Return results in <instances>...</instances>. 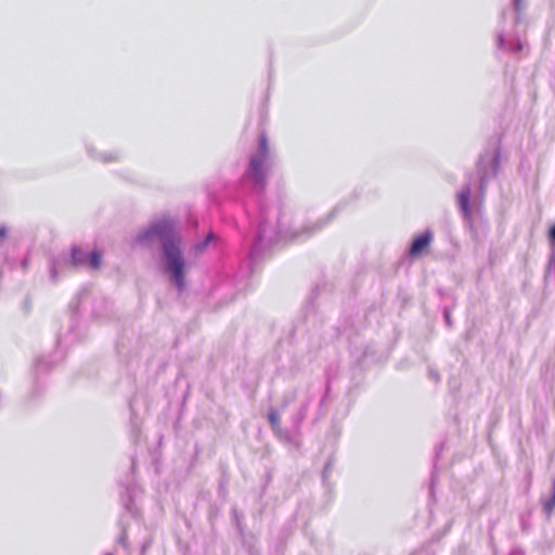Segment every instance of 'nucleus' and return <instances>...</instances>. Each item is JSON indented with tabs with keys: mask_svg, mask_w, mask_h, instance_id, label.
<instances>
[{
	"mask_svg": "<svg viewBox=\"0 0 555 555\" xmlns=\"http://www.w3.org/2000/svg\"><path fill=\"white\" fill-rule=\"evenodd\" d=\"M274 433V436L285 442V443H293L295 441V437L298 436L297 434L294 433V430H289L287 428H282L281 426H279L278 428L273 429L272 430Z\"/></svg>",
	"mask_w": 555,
	"mask_h": 555,
	"instance_id": "obj_19",
	"label": "nucleus"
},
{
	"mask_svg": "<svg viewBox=\"0 0 555 555\" xmlns=\"http://www.w3.org/2000/svg\"><path fill=\"white\" fill-rule=\"evenodd\" d=\"M270 479H271V474H270V473H268V474H267V481H270Z\"/></svg>",
	"mask_w": 555,
	"mask_h": 555,
	"instance_id": "obj_39",
	"label": "nucleus"
},
{
	"mask_svg": "<svg viewBox=\"0 0 555 555\" xmlns=\"http://www.w3.org/2000/svg\"><path fill=\"white\" fill-rule=\"evenodd\" d=\"M442 315H443V320H444L446 325L449 328H452L453 327V321H452V317H451V308L443 307Z\"/></svg>",
	"mask_w": 555,
	"mask_h": 555,
	"instance_id": "obj_27",
	"label": "nucleus"
},
{
	"mask_svg": "<svg viewBox=\"0 0 555 555\" xmlns=\"http://www.w3.org/2000/svg\"><path fill=\"white\" fill-rule=\"evenodd\" d=\"M443 448H444L443 443H439L435 447V462H434L433 470L430 474V485H429L430 495H434V493H435V486H436V482L438 481L437 461L441 456Z\"/></svg>",
	"mask_w": 555,
	"mask_h": 555,
	"instance_id": "obj_16",
	"label": "nucleus"
},
{
	"mask_svg": "<svg viewBox=\"0 0 555 555\" xmlns=\"http://www.w3.org/2000/svg\"><path fill=\"white\" fill-rule=\"evenodd\" d=\"M522 554H524V553H522V551H521L520 548H514V550L512 551V555H522Z\"/></svg>",
	"mask_w": 555,
	"mask_h": 555,
	"instance_id": "obj_33",
	"label": "nucleus"
},
{
	"mask_svg": "<svg viewBox=\"0 0 555 555\" xmlns=\"http://www.w3.org/2000/svg\"><path fill=\"white\" fill-rule=\"evenodd\" d=\"M331 392H332V377L328 372H325L324 391L319 400L318 411H317L314 422H317L318 420H320L321 417H323L326 414V403L330 400Z\"/></svg>",
	"mask_w": 555,
	"mask_h": 555,
	"instance_id": "obj_12",
	"label": "nucleus"
},
{
	"mask_svg": "<svg viewBox=\"0 0 555 555\" xmlns=\"http://www.w3.org/2000/svg\"><path fill=\"white\" fill-rule=\"evenodd\" d=\"M428 376L431 380H434L435 383H439L440 382V374L439 372L434 369V367H429L428 369Z\"/></svg>",
	"mask_w": 555,
	"mask_h": 555,
	"instance_id": "obj_30",
	"label": "nucleus"
},
{
	"mask_svg": "<svg viewBox=\"0 0 555 555\" xmlns=\"http://www.w3.org/2000/svg\"><path fill=\"white\" fill-rule=\"evenodd\" d=\"M227 494H228L227 480L222 479L219 481L218 495L224 500L227 498Z\"/></svg>",
	"mask_w": 555,
	"mask_h": 555,
	"instance_id": "obj_29",
	"label": "nucleus"
},
{
	"mask_svg": "<svg viewBox=\"0 0 555 555\" xmlns=\"http://www.w3.org/2000/svg\"><path fill=\"white\" fill-rule=\"evenodd\" d=\"M267 418H268V422H269L272 430L278 428L279 426H281L280 425V414L276 409H274V408L269 409Z\"/></svg>",
	"mask_w": 555,
	"mask_h": 555,
	"instance_id": "obj_23",
	"label": "nucleus"
},
{
	"mask_svg": "<svg viewBox=\"0 0 555 555\" xmlns=\"http://www.w3.org/2000/svg\"><path fill=\"white\" fill-rule=\"evenodd\" d=\"M86 150H87L88 155L91 158H93L94 160H99V162H101L103 164H109V163L118 162L120 159V156H121L120 152H118V151L100 153L91 144H87L86 145Z\"/></svg>",
	"mask_w": 555,
	"mask_h": 555,
	"instance_id": "obj_11",
	"label": "nucleus"
},
{
	"mask_svg": "<svg viewBox=\"0 0 555 555\" xmlns=\"http://www.w3.org/2000/svg\"><path fill=\"white\" fill-rule=\"evenodd\" d=\"M350 197L352 198V201H356L359 197V193L357 192V190L350 195Z\"/></svg>",
	"mask_w": 555,
	"mask_h": 555,
	"instance_id": "obj_34",
	"label": "nucleus"
},
{
	"mask_svg": "<svg viewBox=\"0 0 555 555\" xmlns=\"http://www.w3.org/2000/svg\"><path fill=\"white\" fill-rule=\"evenodd\" d=\"M472 176H469V180L462 186V189L456 193V204L457 208L464 219L466 225L469 229L474 228L473 221V206H472Z\"/></svg>",
	"mask_w": 555,
	"mask_h": 555,
	"instance_id": "obj_5",
	"label": "nucleus"
},
{
	"mask_svg": "<svg viewBox=\"0 0 555 555\" xmlns=\"http://www.w3.org/2000/svg\"><path fill=\"white\" fill-rule=\"evenodd\" d=\"M153 242H158L155 258L158 272L179 294L186 292L191 262L185 256L183 238L176 219L170 216L153 219L138 231L131 245L145 246Z\"/></svg>",
	"mask_w": 555,
	"mask_h": 555,
	"instance_id": "obj_2",
	"label": "nucleus"
},
{
	"mask_svg": "<svg viewBox=\"0 0 555 555\" xmlns=\"http://www.w3.org/2000/svg\"><path fill=\"white\" fill-rule=\"evenodd\" d=\"M127 525L128 524L125 520V516H122L119 521L120 535L117 539V543L124 548L128 547Z\"/></svg>",
	"mask_w": 555,
	"mask_h": 555,
	"instance_id": "obj_20",
	"label": "nucleus"
},
{
	"mask_svg": "<svg viewBox=\"0 0 555 555\" xmlns=\"http://www.w3.org/2000/svg\"><path fill=\"white\" fill-rule=\"evenodd\" d=\"M245 210H246V215L249 217L250 212H249L248 208H245Z\"/></svg>",
	"mask_w": 555,
	"mask_h": 555,
	"instance_id": "obj_41",
	"label": "nucleus"
},
{
	"mask_svg": "<svg viewBox=\"0 0 555 555\" xmlns=\"http://www.w3.org/2000/svg\"><path fill=\"white\" fill-rule=\"evenodd\" d=\"M232 521L238 532V535L243 539L245 537V527L241 521V515L236 508L231 509Z\"/></svg>",
	"mask_w": 555,
	"mask_h": 555,
	"instance_id": "obj_21",
	"label": "nucleus"
},
{
	"mask_svg": "<svg viewBox=\"0 0 555 555\" xmlns=\"http://www.w3.org/2000/svg\"><path fill=\"white\" fill-rule=\"evenodd\" d=\"M502 146L499 139H490L476 162L478 197L483 198L489 182L496 178L501 169Z\"/></svg>",
	"mask_w": 555,
	"mask_h": 555,
	"instance_id": "obj_3",
	"label": "nucleus"
},
{
	"mask_svg": "<svg viewBox=\"0 0 555 555\" xmlns=\"http://www.w3.org/2000/svg\"><path fill=\"white\" fill-rule=\"evenodd\" d=\"M547 240L552 251H555V223L547 230Z\"/></svg>",
	"mask_w": 555,
	"mask_h": 555,
	"instance_id": "obj_26",
	"label": "nucleus"
},
{
	"mask_svg": "<svg viewBox=\"0 0 555 555\" xmlns=\"http://www.w3.org/2000/svg\"><path fill=\"white\" fill-rule=\"evenodd\" d=\"M271 168L269 139L262 131L258 135L257 150L250 154L241 178L242 188L257 197L258 212L247 259L249 274L254 272L256 262L278 243L282 232L280 206L269 205L262 198Z\"/></svg>",
	"mask_w": 555,
	"mask_h": 555,
	"instance_id": "obj_1",
	"label": "nucleus"
},
{
	"mask_svg": "<svg viewBox=\"0 0 555 555\" xmlns=\"http://www.w3.org/2000/svg\"><path fill=\"white\" fill-rule=\"evenodd\" d=\"M116 350L119 357H124V344L120 340L117 341Z\"/></svg>",
	"mask_w": 555,
	"mask_h": 555,
	"instance_id": "obj_32",
	"label": "nucleus"
},
{
	"mask_svg": "<svg viewBox=\"0 0 555 555\" xmlns=\"http://www.w3.org/2000/svg\"><path fill=\"white\" fill-rule=\"evenodd\" d=\"M217 235L214 232H208L202 240L195 242L192 250L195 255H202L207 248L216 241Z\"/></svg>",
	"mask_w": 555,
	"mask_h": 555,
	"instance_id": "obj_15",
	"label": "nucleus"
},
{
	"mask_svg": "<svg viewBox=\"0 0 555 555\" xmlns=\"http://www.w3.org/2000/svg\"><path fill=\"white\" fill-rule=\"evenodd\" d=\"M22 267H23V269H26L28 267V259H24L22 261Z\"/></svg>",
	"mask_w": 555,
	"mask_h": 555,
	"instance_id": "obj_35",
	"label": "nucleus"
},
{
	"mask_svg": "<svg viewBox=\"0 0 555 555\" xmlns=\"http://www.w3.org/2000/svg\"><path fill=\"white\" fill-rule=\"evenodd\" d=\"M25 308H26V310H29V308H30V302L28 299L25 300Z\"/></svg>",
	"mask_w": 555,
	"mask_h": 555,
	"instance_id": "obj_37",
	"label": "nucleus"
},
{
	"mask_svg": "<svg viewBox=\"0 0 555 555\" xmlns=\"http://www.w3.org/2000/svg\"><path fill=\"white\" fill-rule=\"evenodd\" d=\"M511 5L516 14L515 24L517 25L520 23L521 12L525 9L524 0H512Z\"/></svg>",
	"mask_w": 555,
	"mask_h": 555,
	"instance_id": "obj_24",
	"label": "nucleus"
},
{
	"mask_svg": "<svg viewBox=\"0 0 555 555\" xmlns=\"http://www.w3.org/2000/svg\"><path fill=\"white\" fill-rule=\"evenodd\" d=\"M552 271L555 272V251H552V254L550 256L546 273H545V276H544L545 280L548 279V275L551 274Z\"/></svg>",
	"mask_w": 555,
	"mask_h": 555,
	"instance_id": "obj_28",
	"label": "nucleus"
},
{
	"mask_svg": "<svg viewBox=\"0 0 555 555\" xmlns=\"http://www.w3.org/2000/svg\"><path fill=\"white\" fill-rule=\"evenodd\" d=\"M434 238V233L430 229L415 234L409 245L406 254L411 258H417L422 256L430 246Z\"/></svg>",
	"mask_w": 555,
	"mask_h": 555,
	"instance_id": "obj_7",
	"label": "nucleus"
},
{
	"mask_svg": "<svg viewBox=\"0 0 555 555\" xmlns=\"http://www.w3.org/2000/svg\"><path fill=\"white\" fill-rule=\"evenodd\" d=\"M297 398V390L293 389L284 393L281 401V409H286L289 404H292Z\"/></svg>",
	"mask_w": 555,
	"mask_h": 555,
	"instance_id": "obj_25",
	"label": "nucleus"
},
{
	"mask_svg": "<svg viewBox=\"0 0 555 555\" xmlns=\"http://www.w3.org/2000/svg\"><path fill=\"white\" fill-rule=\"evenodd\" d=\"M496 47L501 50H508L511 52H520L524 48L519 39L507 41L503 31H499L496 35Z\"/></svg>",
	"mask_w": 555,
	"mask_h": 555,
	"instance_id": "obj_14",
	"label": "nucleus"
},
{
	"mask_svg": "<svg viewBox=\"0 0 555 555\" xmlns=\"http://www.w3.org/2000/svg\"><path fill=\"white\" fill-rule=\"evenodd\" d=\"M541 505L546 516H551L555 511V477L552 479L551 494L548 498L541 500Z\"/></svg>",
	"mask_w": 555,
	"mask_h": 555,
	"instance_id": "obj_17",
	"label": "nucleus"
},
{
	"mask_svg": "<svg viewBox=\"0 0 555 555\" xmlns=\"http://www.w3.org/2000/svg\"><path fill=\"white\" fill-rule=\"evenodd\" d=\"M134 468H135V459L132 457L131 459V469L134 470Z\"/></svg>",
	"mask_w": 555,
	"mask_h": 555,
	"instance_id": "obj_36",
	"label": "nucleus"
},
{
	"mask_svg": "<svg viewBox=\"0 0 555 555\" xmlns=\"http://www.w3.org/2000/svg\"><path fill=\"white\" fill-rule=\"evenodd\" d=\"M61 262H63L62 255H60L59 257H51L49 259V279L52 283L59 282V279H60L59 269H60Z\"/></svg>",
	"mask_w": 555,
	"mask_h": 555,
	"instance_id": "obj_18",
	"label": "nucleus"
},
{
	"mask_svg": "<svg viewBox=\"0 0 555 555\" xmlns=\"http://www.w3.org/2000/svg\"><path fill=\"white\" fill-rule=\"evenodd\" d=\"M104 555H114V553L113 552H106V553H104Z\"/></svg>",
	"mask_w": 555,
	"mask_h": 555,
	"instance_id": "obj_40",
	"label": "nucleus"
},
{
	"mask_svg": "<svg viewBox=\"0 0 555 555\" xmlns=\"http://www.w3.org/2000/svg\"><path fill=\"white\" fill-rule=\"evenodd\" d=\"M317 390L312 384L307 385L306 397L301 401L297 412L292 416L291 423L295 434L300 435V429L304 421L307 418L309 409L314 402Z\"/></svg>",
	"mask_w": 555,
	"mask_h": 555,
	"instance_id": "obj_6",
	"label": "nucleus"
},
{
	"mask_svg": "<svg viewBox=\"0 0 555 555\" xmlns=\"http://www.w3.org/2000/svg\"><path fill=\"white\" fill-rule=\"evenodd\" d=\"M64 264L72 268H88L90 270H99L103 263V253L94 248L91 251L83 250L78 245H72L68 255H62Z\"/></svg>",
	"mask_w": 555,
	"mask_h": 555,
	"instance_id": "obj_4",
	"label": "nucleus"
},
{
	"mask_svg": "<svg viewBox=\"0 0 555 555\" xmlns=\"http://www.w3.org/2000/svg\"><path fill=\"white\" fill-rule=\"evenodd\" d=\"M53 369V364L46 357H39L34 364V392L39 391V378L41 374H46Z\"/></svg>",
	"mask_w": 555,
	"mask_h": 555,
	"instance_id": "obj_10",
	"label": "nucleus"
},
{
	"mask_svg": "<svg viewBox=\"0 0 555 555\" xmlns=\"http://www.w3.org/2000/svg\"><path fill=\"white\" fill-rule=\"evenodd\" d=\"M9 233V229L4 225H0V244H2L3 241L7 240Z\"/></svg>",
	"mask_w": 555,
	"mask_h": 555,
	"instance_id": "obj_31",
	"label": "nucleus"
},
{
	"mask_svg": "<svg viewBox=\"0 0 555 555\" xmlns=\"http://www.w3.org/2000/svg\"><path fill=\"white\" fill-rule=\"evenodd\" d=\"M334 465H335V459H334V456H330L323 467V470H322V481H323L324 486H328V478L334 468Z\"/></svg>",
	"mask_w": 555,
	"mask_h": 555,
	"instance_id": "obj_22",
	"label": "nucleus"
},
{
	"mask_svg": "<svg viewBox=\"0 0 555 555\" xmlns=\"http://www.w3.org/2000/svg\"><path fill=\"white\" fill-rule=\"evenodd\" d=\"M345 206L346 201H341L328 212V215L325 218H320L312 225H305L300 231L295 232L293 238L300 240L304 234V238H306L317 233L318 231L322 230Z\"/></svg>",
	"mask_w": 555,
	"mask_h": 555,
	"instance_id": "obj_8",
	"label": "nucleus"
},
{
	"mask_svg": "<svg viewBox=\"0 0 555 555\" xmlns=\"http://www.w3.org/2000/svg\"><path fill=\"white\" fill-rule=\"evenodd\" d=\"M82 294H79L77 295L73 300L72 302L69 304V309H70V312H72V320H70V324H69V327H68V332L67 334L64 336V339L68 343H75L76 340H78V337L74 334V331L76 328V325H77V322L76 320L74 319L75 315L78 313V309H79V302H80V298H81ZM62 340H63V336H59L57 338V344L61 345L62 344Z\"/></svg>",
	"mask_w": 555,
	"mask_h": 555,
	"instance_id": "obj_9",
	"label": "nucleus"
},
{
	"mask_svg": "<svg viewBox=\"0 0 555 555\" xmlns=\"http://www.w3.org/2000/svg\"><path fill=\"white\" fill-rule=\"evenodd\" d=\"M134 489L131 486L125 487V491L121 494V502L124 509L130 517L135 518L139 516V509L134 504Z\"/></svg>",
	"mask_w": 555,
	"mask_h": 555,
	"instance_id": "obj_13",
	"label": "nucleus"
},
{
	"mask_svg": "<svg viewBox=\"0 0 555 555\" xmlns=\"http://www.w3.org/2000/svg\"><path fill=\"white\" fill-rule=\"evenodd\" d=\"M506 12H507V10H506V9L502 11V13H501V18H505Z\"/></svg>",
	"mask_w": 555,
	"mask_h": 555,
	"instance_id": "obj_38",
	"label": "nucleus"
}]
</instances>
